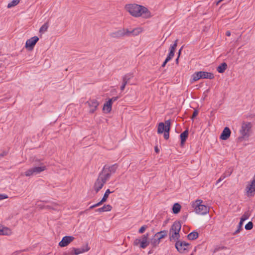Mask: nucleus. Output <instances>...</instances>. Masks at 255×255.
Wrapping results in <instances>:
<instances>
[{"mask_svg":"<svg viewBox=\"0 0 255 255\" xmlns=\"http://www.w3.org/2000/svg\"><path fill=\"white\" fill-rule=\"evenodd\" d=\"M126 10L132 16L138 17L142 16L144 18L150 17V13L148 9L142 6L135 3L127 4L125 5Z\"/></svg>","mask_w":255,"mask_h":255,"instance_id":"f257e3e1","label":"nucleus"},{"mask_svg":"<svg viewBox=\"0 0 255 255\" xmlns=\"http://www.w3.org/2000/svg\"><path fill=\"white\" fill-rule=\"evenodd\" d=\"M252 124L250 122H244L242 124L241 128L240 130L241 136L238 137V139L242 141L244 139L248 138L251 134Z\"/></svg>","mask_w":255,"mask_h":255,"instance_id":"f03ea898","label":"nucleus"},{"mask_svg":"<svg viewBox=\"0 0 255 255\" xmlns=\"http://www.w3.org/2000/svg\"><path fill=\"white\" fill-rule=\"evenodd\" d=\"M202 200L198 199L192 203V207L194 209V211L197 214L203 215L209 213V208L202 204Z\"/></svg>","mask_w":255,"mask_h":255,"instance_id":"7ed1b4c3","label":"nucleus"},{"mask_svg":"<svg viewBox=\"0 0 255 255\" xmlns=\"http://www.w3.org/2000/svg\"><path fill=\"white\" fill-rule=\"evenodd\" d=\"M117 168L118 165L117 164L110 166L105 165L100 174L108 180L111 175L116 172Z\"/></svg>","mask_w":255,"mask_h":255,"instance_id":"20e7f679","label":"nucleus"},{"mask_svg":"<svg viewBox=\"0 0 255 255\" xmlns=\"http://www.w3.org/2000/svg\"><path fill=\"white\" fill-rule=\"evenodd\" d=\"M128 28L123 27L112 32L110 36L113 38L119 39L124 37H128Z\"/></svg>","mask_w":255,"mask_h":255,"instance_id":"39448f33","label":"nucleus"},{"mask_svg":"<svg viewBox=\"0 0 255 255\" xmlns=\"http://www.w3.org/2000/svg\"><path fill=\"white\" fill-rule=\"evenodd\" d=\"M149 234H146L143 236H142L141 239H136L134 240L133 242V244L135 246H138L139 245V246L142 249H145L146 248L149 242L148 241Z\"/></svg>","mask_w":255,"mask_h":255,"instance_id":"423d86ee","label":"nucleus"},{"mask_svg":"<svg viewBox=\"0 0 255 255\" xmlns=\"http://www.w3.org/2000/svg\"><path fill=\"white\" fill-rule=\"evenodd\" d=\"M45 169L46 166L43 164H41L40 166L30 168L24 173V175L26 176L35 175L44 171Z\"/></svg>","mask_w":255,"mask_h":255,"instance_id":"0eeeda50","label":"nucleus"},{"mask_svg":"<svg viewBox=\"0 0 255 255\" xmlns=\"http://www.w3.org/2000/svg\"><path fill=\"white\" fill-rule=\"evenodd\" d=\"M107 181L108 180L107 179L103 177L101 174H99L94 186V189L96 193H98L100 190L102 188L104 185Z\"/></svg>","mask_w":255,"mask_h":255,"instance_id":"6e6552de","label":"nucleus"},{"mask_svg":"<svg viewBox=\"0 0 255 255\" xmlns=\"http://www.w3.org/2000/svg\"><path fill=\"white\" fill-rule=\"evenodd\" d=\"M246 194L248 197H253L255 194V175L253 179L248 185H247L245 189Z\"/></svg>","mask_w":255,"mask_h":255,"instance_id":"1a4fd4ad","label":"nucleus"},{"mask_svg":"<svg viewBox=\"0 0 255 255\" xmlns=\"http://www.w3.org/2000/svg\"><path fill=\"white\" fill-rule=\"evenodd\" d=\"M189 246L190 245L188 243L180 240L177 241L175 243L176 249L181 254L186 252L188 250Z\"/></svg>","mask_w":255,"mask_h":255,"instance_id":"9d476101","label":"nucleus"},{"mask_svg":"<svg viewBox=\"0 0 255 255\" xmlns=\"http://www.w3.org/2000/svg\"><path fill=\"white\" fill-rule=\"evenodd\" d=\"M86 104L90 108L89 112L93 113L97 110L99 103L96 100L91 99L86 102Z\"/></svg>","mask_w":255,"mask_h":255,"instance_id":"9b49d317","label":"nucleus"},{"mask_svg":"<svg viewBox=\"0 0 255 255\" xmlns=\"http://www.w3.org/2000/svg\"><path fill=\"white\" fill-rule=\"evenodd\" d=\"M39 38L37 36H34L28 39L25 43V47L29 50H32L33 47L38 41Z\"/></svg>","mask_w":255,"mask_h":255,"instance_id":"f8f14e48","label":"nucleus"},{"mask_svg":"<svg viewBox=\"0 0 255 255\" xmlns=\"http://www.w3.org/2000/svg\"><path fill=\"white\" fill-rule=\"evenodd\" d=\"M74 240V238L72 236H65L59 243V246L61 247H64L68 246Z\"/></svg>","mask_w":255,"mask_h":255,"instance_id":"ddd939ff","label":"nucleus"},{"mask_svg":"<svg viewBox=\"0 0 255 255\" xmlns=\"http://www.w3.org/2000/svg\"><path fill=\"white\" fill-rule=\"evenodd\" d=\"M170 128V122L169 120L166 121L165 123H160L158 126L157 132L158 133H162L165 131L167 126Z\"/></svg>","mask_w":255,"mask_h":255,"instance_id":"4468645a","label":"nucleus"},{"mask_svg":"<svg viewBox=\"0 0 255 255\" xmlns=\"http://www.w3.org/2000/svg\"><path fill=\"white\" fill-rule=\"evenodd\" d=\"M74 255H78L80 254L84 253L85 252H88L90 250V248L88 247V245H86L85 246L81 248H73Z\"/></svg>","mask_w":255,"mask_h":255,"instance_id":"2eb2a0df","label":"nucleus"},{"mask_svg":"<svg viewBox=\"0 0 255 255\" xmlns=\"http://www.w3.org/2000/svg\"><path fill=\"white\" fill-rule=\"evenodd\" d=\"M143 29L141 27H136L134 29H129L128 28V37L129 36H135L139 34Z\"/></svg>","mask_w":255,"mask_h":255,"instance_id":"dca6fc26","label":"nucleus"},{"mask_svg":"<svg viewBox=\"0 0 255 255\" xmlns=\"http://www.w3.org/2000/svg\"><path fill=\"white\" fill-rule=\"evenodd\" d=\"M181 228V225L179 222H175L172 225L169 231L170 232H175L179 233Z\"/></svg>","mask_w":255,"mask_h":255,"instance_id":"f3484780","label":"nucleus"},{"mask_svg":"<svg viewBox=\"0 0 255 255\" xmlns=\"http://www.w3.org/2000/svg\"><path fill=\"white\" fill-rule=\"evenodd\" d=\"M230 135L231 130L230 128L228 127H226L220 135V138L222 140H227L230 136Z\"/></svg>","mask_w":255,"mask_h":255,"instance_id":"a211bd4d","label":"nucleus"},{"mask_svg":"<svg viewBox=\"0 0 255 255\" xmlns=\"http://www.w3.org/2000/svg\"><path fill=\"white\" fill-rule=\"evenodd\" d=\"M11 234V230L7 227L0 226V235L8 236Z\"/></svg>","mask_w":255,"mask_h":255,"instance_id":"6ab92c4d","label":"nucleus"},{"mask_svg":"<svg viewBox=\"0 0 255 255\" xmlns=\"http://www.w3.org/2000/svg\"><path fill=\"white\" fill-rule=\"evenodd\" d=\"M112 104L108 101L104 105L103 110L105 113H109L112 110Z\"/></svg>","mask_w":255,"mask_h":255,"instance_id":"aec40b11","label":"nucleus"},{"mask_svg":"<svg viewBox=\"0 0 255 255\" xmlns=\"http://www.w3.org/2000/svg\"><path fill=\"white\" fill-rule=\"evenodd\" d=\"M179 233L169 232V239L170 241L177 242L180 238Z\"/></svg>","mask_w":255,"mask_h":255,"instance_id":"412c9836","label":"nucleus"},{"mask_svg":"<svg viewBox=\"0 0 255 255\" xmlns=\"http://www.w3.org/2000/svg\"><path fill=\"white\" fill-rule=\"evenodd\" d=\"M200 72H201V74L202 76V78L212 79L214 77V75L211 73L204 72V71H200Z\"/></svg>","mask_w":255,"mask_h":255,"instance_id":"4be33fe9","label":"nucleus"},{"mask_svg":"<svg viewBox=\"0 0 255 255\" xmlns=\"http://www.w3.org/2000/svg\"><path fill=\"white\" fill-rule=\"evenodd\" d=\"M158 235H154V237L151 240V244L153 247H155L159 245L160 242L159 239H157Z\"/></svg>","mask_w":255,"mask_h":255,"instance_id":"5701e85b","label":"nucleus"},{"mask_svg":"<svg viewBox=\"0 0 255 255\" xmlns=\"http://www.w3.org/2000/svg\"><path fill=\"white\" fill-rule=\"evenodd\" d=\"M188 135V131L187 130H185L184 132H183L182 133H181L180 136L181 138V143L182 144H183L184 143V142L186 140L187 137Z\"/></svg>","mask_w":255,"mask_h":255,"instance_id":"b1692460","label":"nucleus"},{"mask_svg":"<svg viewBox=\"0 0 255 255\" xmlns=\"http://www.w3.org/2000/svg\"><path fill=\"white\" fill-rule=\"evenodd\" d=\"M227 68V64L226 63H223L217 67V70L219 73H222L224 72Z\"/></svg>","mask_w":255,"mask_h":255,"instance_id":"393cba45","label":"nucleus"},{"mask_svg":"<svg viewBox=\"0 0 255 255\" xmlns=\"http://www.w3.org/2000/svg\"><path fill=\"white\" fill-rule=\"evenodd\" d=\"M112 209V207L110 205H104L102 208H99L97 210V211L101 212H106L110 211Z\"/></svg>","mask_w":255,"mask_h":255,"instance_id":"a878e982","label":"nucleus"},{"mask_svg":"<svg viewBox=\"0 0 255 255\" xmlns=\"http://www.w3.org/2000/svg\"><path fill=\"white\" fill-rule=\"evenodd\" d=\"M181 209V206L178 203H175L172 207V211L174 214L178 213Z\"/></svg>","mask_w":255,"mask_h":255,"instance_id":"bb28decb","label":"nucleus"},{"mask_svg":"<svg viewBox=\"0 0 255 255\" xmlns=\"http://www.w3.org/2000/svg\"><path fill=\"white\" fill-rule=\"evenodd\" d=\"M198 237V233L196 232H193L188 235L187 238L190 240H194Z\"/></svg>","mask_w":255,"mask_h":255,"instance_id":"cd10ccee","label":"nucleus"},{"mask_svg":"<svg viewBox=\"0 0 255 255\" xmlns=\"http://www.w3.org/2000/svg\"><path fill=\"white\" fill-rule=\"evenodd\" d=\"M132 77V74H127L123 77V82L127 84Z\"/></svg>","mask_w":255,"mask_h":255,"instance_id":"c85d7f7f","label":"nucleus"},{"mask_svg":"<svg viewBox=\"0 0 255 255\" xmlns=\"http://www.w3.org/2000/svg\"><path fill=\"white\" fill-rule=\"evenodd\" d=\"M155 235H158L157 239L160 240L167 235V232L166 231H160L155 234Z\"/></svg>","mask_w":255,"mask_h":255,"instance_id":"c756f323","label":"nucleus"},{"mask_svg":"<svg viewBox=\"0 0 255 255\" xmlns=\"http://www.w3.org/2000/svg\"><path fill=\"white\" fill-rule=\"evenodd\" d=\"M192 78L193 81H196L199 80L200 79L202 78L201 72L200 71L194 73V74H193Z\"/></svg>","mask_w":255,"mask_h":255,"instance_id":"7c9ffc66","label":"nucleus"},{"mask_svg":"<svg viewBox=\"0 0 255 255\" xmlns=\"http://www.w3.org/2000/svg\"><path fill=\"white\" fill-rule=\"evenodd\" d=\"M112 193L109 189H107L106 192L104 194V195L102 198V199L100 201L103 204L104 202H106L107 200V198L109 197V194Z\"/></svg>","mask_w":255,"mask_h":255,"instance_id":"2f4dec72","label":"nucleus"},{"mask_svg":"<svg viewBox=\"0 0 255 255\" xmlns=\"http://www.w3.org/2000/svg\"><path fill=\"white\" fill-rule=\"evenodd\" d=\"M250 216V214L249 212H245L244 214V215L242 216V217H241L240 222H242L243 223L244 221H245L246 220L248 219Z\"/></svg>","mask_w":255,"mask_h":255,"instance_id":"473e14b6","label":"nucleus"},{"mask_svg":"<svg viewBox=\"0 0 255 255\" xmlns=\"http://www.w3.org/2000/svg\"><path fill=\"white\" fill-rule=\"evenodd\" d=\"M48 25L47 23H44L40 28L39 32L40 33H43L47 30Z\"/></svg>","mask_w":255,"mask_h":255,"instance_id":"72a5a7b5","label":"nucleus"},{"mask_svg":"<svg viewBox=\"0 0 255 255\" xmlns=\"http://www.w3.org/2000/svg\"><path fill=\"white\" fill-rule=\"evenodd\" d=\"M19 0H13L8 4L7 7L11 8L14 6H15L19 3Z\"/></svg>","mask_w":255,"mask_h":255,"instance_id":"f704fd0d","label":"nucleus"},{"mask_svg":"<svg viewBox=\"0 0 255 255\" xmlns=\"http://www.w3.org/2000/svg\"><path fill=\"white\" fill-rule=\"evenodd\" d=\"M169 130H170V128H169L168 127V126H167V128H166V130H165V131H164V137L166 139H167L169 138Z\"/></svg>","mask_w":255,"mask_h":255,"instance_id":"c9c22d12","label":"nucleus"},{"mask_svg":"<svg viewBox=\"0 0 255 255\" xmlns=\"http://www.w3.org/2000/svg\"><path fill=\"white\" fill-rule=\"evenodd\" d=\"M177 40H176L174 43L170 46V51H172L173 52H175V49L177 45Z\"/></svg>","mask_w":255,"mask_h":255,"instance_id":"e433bc0d","label":"nucleus"},{"mask_svg":"<svg viewBox=\"0 0 255 255\" xmlns=\"http://www.w3.org/2000/svg\"><path fill=\"white\" fill-rule=\"evenodd\" d=\"M243 223L242 222H240L238 229L233 233L234 235H236L239 233H240V231L242 229V226H243Z\"/></svg>","mask_w":255,"mask_h":255,"instance_id":"4c0bfd02","label":"nucleus"},{"mask_svg":"<svg viewBox=\"0 0 255 255\" xmlns=\"http://www.w3.org/2000/svg\"><path fill=\"white\" fill-rule=\"evenodd\" d=\"M253 228V224L252 222H249L247 224L245 225V229L247 230H250Z\"/></svg>","mask_w":255,"mask_h":255,"instance_id":"58836bf2","label":"nucleus"},{"mask_svg":"<svg viewBox=\"0 0 255 255\" xmlns=\"http://www.w3.org/2000/svg\"><path fill=\"white\" fill-rule=\"evenodd\" d=\"M174 55V52H173L172 51H169L168 55L166 57L167 61L170 60L173 57Z\"/></svg>","mask_w":255,"mask_h":255,"instance_id":"ea45409f","label":"nucleus"},{"mask_svg":"<svg viewBox=\"0 0 255 255\" xmlns=\"http://www.w3.org/2000/svg\"><path fill=\"white\" fill-rule=\"evenodd\" d=\"M147 228V226L146 225H144L142 226L139 230L138 232L140 234L143 233L145 230Z\"/></svg>","mask_w":255,"mask_h":255,"instance_id":"a19ab883","label":"nucleus"},{"mask_svg":"<svg viewBox=\"0 0 255 255\" xmlns=\"http://www.w3.org/2000/svg\"><path fill=\"white\" fill-rule=\"evenodd\" d=\"M226 248L225 247H217L215 248L214 251H213V253H216L217 252H218L220 250H223V249H226Z\"/></svg>","mask_w":255,"mask_h":255,"instance_id":"79ce46f5","label":"nucleus"},{"mask_svg":"<svg viewBox=\"0 0 255 255\" xmlns=\"http://www.w3.org/2000/svg\"><path fill=\"white\" fill-rule=\"evenodd\" d=\"M102 202H101V201H100L99 203H97V204H94V205H93L91 206L89 208V209H93V208H95V207H98V206H100V205H102Z\"/></svg>","mask_w":255,"mask_h":255,"instance_id":"37998d69","label":"nucleus"},{"mask_svg":"<svg viewBox=\"0 0 255 255\" xmlns=\"http://www.w3.org/2000/svg\"><path fill=\"white\" fill-rule=\"evenodd\" d=\"M118 98H119L118 97H113L112 98L109 99L108 101L112 104L114 102H115L116 101H117L118 99Z\"/></svg>","mask_w":255,"mask_h":255,"instance_id":"c03bdc74","label":"nucleus"},{"mask_svg":"<svg viewBox=\"0 0 255 255\" xmlns=\"http://www.w3.org/2000/svg\"><path fill=\"white\" fill-rule=\"evenodd\" d=\"M226 177V175H222L217 181L216 182V184H218L219 182H220L222 180H223L224 178H225Z\"/></svg>","mask_w":255,"mask_h":255,"instance_id":"a18cd8bd","label":"nucleus"},{"mask_svg":"<svg viewBox=\"0 0 255 255\" xmlns=\"http://www.w3.org/2000/svg\"><path fill=\"white\" fill-rule=\"evenodd\" d=\"M8 197L5 194H0V200L7 198Z\"/></svg>","mask_w":255,"mask_h":255,"instance_id":"49530a36","label":"nucleus"},{"mask_svg":"<svg viewBox=\"0 0 255 255\" xmlns=\"http://www.w3.org/2000/svg\"><path fill=\"white\" fill-rule=\"evenodd\" d=\"M232 173V170H230V171H226L223 175H226V177L227 176H230Z\"/></svg>","mask_w":255,"mask_h":255,"instance_id":"de8ad7c7","label":"nucleus"},{"mask_svg":"<svg viewBox=\"0 0 255 255\" xmlns=\"http://www.w3.org/2000/svg\"><path fill=\"white\" fill-rule=\"evenodd\" d=\"M127 84V83L123 82V84H122V86L121 87V90L122 91H123L125 89V87H126Z\"/></svg>","mask_w":255,"mask_h":255,"instance_id":"09e8293b","label":"nucleus"},{"mask_svg":"<svg viewBox=\"0 0 255 255\" xmlns=\"http://www.w3.org/2000/svg\"><path fill=\"white\" fill-rule=\"evenodd\" d=\"M197 115H198V111H194V113L193 114L192 117V119H193L195 117H196Z\"/></svg>","mask_w":255,"mask_h":255,"instance_id":"8fccbe9b","label":"nucleus"},{"mask_svg":"<svg viewBox=\"0 0 255 255\" xmlns=\"http://www.w3.org/2000/svg\"><path fill=\"white\" fill-rule=\"evenodd\" d=\"M169 61H167V59L166 58V59L165 60L164 62L163 63L162 65V67H164L166 64Z\"/></svg>","mask_w":255,"mask_h":255,"instance_id":"3c124183","label":"nucleus"},{"mask_svg":"<svg viewBox=\"0 0 255 255\" xmlns=\"http://www.w3.org/2000/svg\"><path fill=\"white\" fill-rule=\"evenodd\" d=\"M226 34L227 36H229L231 35V32L229 31H228L226 32Z\"/></svg>","mask_w":255,"mask_h":255,"instance_id":"603ef678","label":"nucleus"},{"mask_svg":"<svg viewBox=\"0 0 255 255\" xmlns=\"http://www.w3.org/2000/svg\"><path fill=\"white\" fill-rule=\"evenodd\" d=\"M182 49V47L179 49V50L178 51V57H179V56L181 54Z\"/></svg>","mask_w":255,"mask_h":255,"instance_id":"864d4df0","label":"nucleus"},{"mask_svg":"<svg viewBox=\"0 0 255 255\" xmlns=\"http://www.w3.org/2000/svg\"><path fill=\"white\" fill-rule=\"evenodd\" d=\"M155 151L156 153H158L159 151V150L158 149V148H157V147H155Z\"/></svg>","mask_w":255,"mask_h":255,"instance_id":"5fc2aeb1","label":"nucleus"},{"mask_svg":"<svg viewBox=\"0 0 255 255\" xmlns=\"http://www.w3.org/2000/svg\"><path fill=\"white\" fill-rule=\"evenodd\" d=\"M67 253L69 254L68 255H74L73 250L70 252H68Z\"/></svg>","mask_w":255,"mask_h":255,"instance_id":"6e6d98bb","label":"nucleus"},{"mask_svg":"<svg viewBox=\"0 0 255 255\" xmlns=\"http://www.w3.org/2000/svg\"><path fill=\"white\" fill-rule=\"evenodd\" d=\"M223 0H219L217 3V4H218L220 2H221Z\"/></svg>","mask_w":255,"mask_h":255,"instance_id":"4d7b16f0","label":"nucleus"},{"mask_svg":"<svg viewBox=\"0 0 255 255\" xmlns=\"http://www.w3.org/2000/svg\"><path fill=\"white\" fill-rule=\"evenodd\" d=\"M20 251H17L15 253L17 255V254L20 253Z\"/></svg>","mask_w":255,"mask_h":255,"instance_id":"13d9d810","label":"nucleus"},{"mask_svg":"<svg viewBox=\"0 0 255 255\" xmlns=\"http://www.w3.org/2000/svg\"><path fill=\"white\" fill-rule=\"evenodd\" d=\"M178 58H179V57H178L176 59V63H178Z\"/></svg>","mask_w":255,"mask_h":255,"instance_id":"bf43d9fd","label":"nucleus"},{"mask_svg":"<svg viewBox=\"0 0 255 255\" xmlns=\"http://www.w3.org/2000/svg\"><path fill=\"white\" fill-rule=\"evenodd\" d=\"M3 156V154H0V158L1 157H2Z\"/></svg>","mask_w":255,"mask_h":255,"instance_id":"052dcab7","label":"nucleus"},{"mask_svg":"<svg viewBox=\"0 0 255 255\" xmlns=\"http://www.w3.org/2000/svg\"><path fill=\"white\" fill-rule=\"evenodd\" d=\"M68 253H65L64 255H68Z\"/></svg>","mask_w":255,"mask_h":255,"instance_id":"680f3d73","label":"nucleus"}]
</instances>
